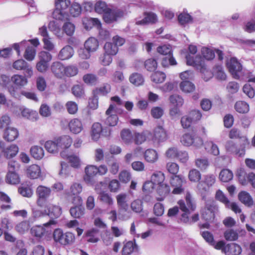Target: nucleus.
Returning a JSON list of instances; mask_svg holds the SVG:
<instances>
[{"mask_svg": "<svg viewBox=\"0 0 255 255\" xmlns=\"http://www.w3.org/2000/svg\"><path fill=\"white\" fill-rule=\"evenodd\" d=\"M178 205L180 211L182 212L180 217V220L181 222L191 224L199 220V216L198 214H194L190 218L191 212L195 210L196 205L195 201L189 193H186L185 200H179L178 202Z\"/></svg>", "mask_w": 255, "mask_h": 255, "instance_id": "1", "label": "nucleus"}, {"mask_svg": "<svg viewBox=\"0 0 255 255\" xmlns=\"http://www.w3.org/2000/svg\"><path fill=\"white\" fill-rule=\"evenodd\" d=\"M11 85L7 87V91L9 95L16 99L20 98V89L27 84V78L23 75L14 74L11 78Z\"/></svg>", "mask_w": 255, "mask_h": 255, "instance_id": "2", "label": "nucleus"}, {"mask_svg": "<svg viewBox=\"0 0 255 255\" xmlns=\"http://www.w3.org/2000/svg\"><path fill=\"white\" fill-rule=\"evenodd\" d=\"M119 215L123 220L130 218L131 212L129 210L128 196L125 193H122L116 197Z\"/></svg>", "mask_w": 255, "mask_h": 255, "instance_id": "3", "label": "nucleus"}, {"mask_svg": "<svg viewBox=\"0 0 255 255\" xmlns=\"http://www.w3.org/2000/svg\"><path fill=\"white\" fill-rule=\"evenodd\" d=\"M83 191V186L79 182H73L67 192V195L70 198L71 202L73 204L83 203V200L80 194Z\"/></svg>", "mask_w": 255, "mask_h": 255, "instance_id": "4", "label": "nucleus"}, {"mask_svg": "<svg viewBox=\"0 0 255 255\" xmlns=\"http://www.w3.org/2000/svg\"><path fill=\"white\" fill-rule=\"evenodd\" d=\"M120 113V110L117 108L116 105L111 104L106 111V118L104 120L105 124L111 127L115 126L119 120L117 114Z\"/></svg>", "mask_w": 255, "mask_h": 255, "instance_id": "5", "label": "nucleus"}, {"mask_svg": "<svg viewBox=\"0 0 255 255\" xmlns=\"http://www.w3.org/2000/svg\"><path fill=\"white\" fill-rule=\"evenodd\" d=\"M180 142L185 146H193L196 148L201 147L203 144L202 139L194 133H185L181 137Z\"/></svg>", "mask_w": 255, "mask_h": 255, "instance_id": "6", "label": "nucleus"}, {"mask_svg": "<svg viewBox=\"0 0 255 255\" xmlns=\"http://www.w3.org/2000/svg\"><path fill=\"white\" fill-rule=\"evenodd\" d=\"M53 238L55 242L62 245L70 244L74 242L75 236L70 232L63 234L60 229H56L53 233Z\"/></svg>", "mask_w": 255, "mask_h": 255, "instance_id": "7", "label": "nucleus"}, {"mask_svg": "<svg viewBox=\"0 0 255 255\" xmlns=\"http://www.w3.org/2000/svg\"><path fill=\"white\" fill-rule=\"evenodd\" d=\"M56 221L54 220H51L48 222L44 224L43 226H36L31 229V234L35 237L40 238L45 234L51 232L52 226L56 224Z\"/></svg>", "mask_w": 255, "mask_h": 255, "instance_id": "8", "label": "nucleus"}, {"mask_svg": "<svg viewBox=\"0 0 255 255\" xmlns=\"http://www.w3.org/2000/svg\"><path fill=\"white\" fill-rule=\"evenodd\" d=\"M167 139V132L161 126L156 127L153 130V135L150 136V141L155 145H158Z\"/></svg>", "mask_w": 255, "mask_h": 255, "instance_id": "9", "label": "nucleus"}, {"mask_svg": "<svg viewBox=\"0 0 255 255\" xmlns=\"http://www.w3.org/2000/svg\"><path fill=\"white\" fill-rule=\"evenodd\" d=\"M126 13L124 10L119 8H109V10L104 14V21L108 23H111L117 21L123 17Z\"/></svg>", "mask_w": 255, "mask_h": 255, "instance_id": "10", "label": "nucleus"}, {"mask_svg": "<svg viewBox=\"0 0 255 255\" xmlns=\"http://www.w3.org/2000/svg\"><path fill=\"white\" fill-rule=\"evenodd\" d=\"M216 177L213 174H207L204 176L203 179L197 185V188L201 193L209 191L210 188L215 184Z\"/></svg>", "mask_w": 255, "mask_h": 255, "instance_id": "11", "label": "nucleus"}, {"mask_svg": "<svg viewBox=\"0 0 255 255\" xmlns=\"http://www.w3.org/2000/svg\"><path fill=\"white\" fill-rule=\"evenodd\" d=\"M51 192V189L42 185L38 186L36 193L38 196L37 205L40 208H43L45 204V200L49 197Z\"/></svg>", "mask_w": 255, "mask_h": 255, "instance_id": "12", "label": "nucleus"}, {"mask_svg": "<svg viewBox=\"0 0 255 255\" xmlns=\"http://www.w3.org/2000/svg\"><path fill=\"white\" fill-rule=\"evenodd\" d=\"M97 166L94 165H88L84 169L83 181L89 185H93L95 183L94 177L97 174Z\"/></svg>", "mask_w": 255, "mask_h": 255, "instance_id": "13", "label": "nucleus"}, {"mask_svg": "<svg viewBox=\"0 0 255 255\" xmlns=\"http://www.w3.org/2000/svg\"><path fill=\"white\" fill-rule=\"evenodd\" d=\"M227 66L233 76L235 78H239V74L242 69L240 62L236 58H231L227 62Z\"/></svg>", "mask_w": 255, "mask_h": 255, "instance_id": "14", "label": "nucleus"}, {"mask_svg": "<svg viewBox=\"0 0 255 255\" xmlns=\"http://www.w3.org/2000/svg\"><path fill=\"white\" fill-rule=\"evenodd\" d=\"M44 213L51 218H57L62 213V210L60 206L51 203L45 204Z\"/></svg>", "mask_w": 255, "mask_h": 255, "instance_id": "15", "label": "nucleus"}, {"mask_svg": "<svg viewBox=\"0 0 255 255\" xmlns=\"http://www.w3.org/2000/svg\"><path fill=\"white\" fill-rule=\"evenodd\" d=\"M184 178L181 175H175L170 179V184L174 187L172 193L174 194H180L184 191L182 187L184 182Z\"/></svg>", "mask_w": 255, "mask_h": 255, "instance_id": "16", "label": "nucleus"}, {"mask_svg": "<svg viewBox=\"0 0 255 255\" xmlns=\"http://www.w3.org/2000/svg\"><path fill=\"white\" fill-rule=\"evenodd\" d=\"M216 207L211 203H207L203 209L201 213L202 218L205 221H212L215 218Z\"/></svg>", "mask_w": 255, "mask_h": 255, "instance_id": "17", "label": "nucleus"}, {"mask_svg": "<svg viewBox=\"0 0 255 255\" xmlns=\"http://www.w3.org/2000/svg\"><path fill=\"white\" fill-rule=\"evenodd\" d=\"M60 155L63 158L66 159L68 161L71 167L75 168L80 167L81 160L78 155L74 154L68 155L65 151L61 152Z\"/></svg>", "mask_w": 255, "mask_h": 255, "instance_id": "18", "label": "nucleus"}, {"mask_svg": "<svg viewBox=\"0 0 255 255\" xmlns=\"http://www.w3.org/2000/svg\"><path fill=\"white\" fill-rule=\"evenodd\" d=\"M70 131L74 134H78L83 129V125L82 121L77 118L71 120L68 124Z\"/></svg>", "mask_w": 255, "mask_h": 255, "instance_id": "19", "label": "nucleus"}, {"mask_svg": "<svg viewBox=\"0 0 255 255\" xmlns=\"http://www.w3.org/2000/svg\"><path fill=\"white\" fill-rule=\"evenodd\" d=\"M187 64L188 65L193 66L198 69H200L203 67L205 65L204 60L200 56H197L195 58H193L190 55L186 56Z\"/></svg>", "mask_w": 255, "mask_h": 255, "instance_id": "20", "label": "nucleus"}, {"mask_svg": "<svg viewBox=\"0 0 255 255\" xmlns=\"http://www.w3.org/2000/svg\"><path fill=\"white\" fill-rule=\"evenodd\" d=\"M53 74L57 78H61L64 76L65 66L60 62H54L51 66Z\"/></svg>", "mask_w": 255, "mask_h": 255, "instance_id": "21", "label": "nucleus"}, {"mask_svg": "<svg viewBox=\"0 0 255 255\" xmlns=\"http://www.w3.org/2000/svg\"><path fill=\"white\" fill-rule=\"evenodd\" d=\"M223 251L226 255H239L242 252V249L239 245L232 243L225 246Z\"/></svg>", "mask_w": 255, "mask_h": 255, "instance_id": "22", "label": "nucleus"}, {"mask_svg": "<svg viewBox=\"0 0 255 255\" xmlns=\"http://www.w3.org/2000/svg\"><path fill=\"white\" fill-rule=\"evenodd\" d=\"M56 141H57L59 147L63 149L70 147L73 142L72 138L68 135H63L57 137Z\"/></svg>", "mask_w": 255, "mask_h": 255, "instance_id": "23", "label": "nucleus"}, {"mask_svg": "<svg viewBox=\"0 0 255 255\" xmlns=\"http://www.w3.org/2000/svg\"><path fill=\"white\" fill-rule=\"evenodd\" d=\"M144 17L142 19H136V24L137 25H145L149 23H155L157 21L156 15L152 12L145 13Z\"/></svg>", "mask_w": 255, "mask_h": 255, "instance_id": "24", "label": "nucleus"}, {"mask_svg": "<svg viewBox=\"0 0 255 255\" xmlns=\"http://www.w3.org/2000/svg\"><path fill=\"white\" fill-rule=\"evenodd\" d=\"M74 53L73 48L69 45H67L60 51L58 57L61 60H67L73 56Z\"/></svg>", "mask_w": 255, "mask_h": 255, "instance_id": "25", "label": "nucleus"}, {"mask_svg": "<svg viewBox=\"0 0 255 255\" xmlns=\"http://www.w3.org/2000/svg\"><path fill=\"white\" fill-rule=\"evenodd\" d=\"M18 136V131L15 128L8 127L6 128L3 133L4 139L8 141L14 140Z\"/></svg>", "mask_w": 255, "mask_h": 255, "instance_id": "26", "label": "nucleus"}, {"mask_svg": "<svg viewBox=\"0 0 255 255\" xmlns=\"http://www.w3.org/2000/svg\"><path fill=\"white\" fill-rule=\"evenodd\" d=\"M144 158L146 162L150 163H154L158 159V154L153 149H147L144 152Z\"/></svg>", "mask_w": 255, "mask_h": 255, "instance_id": "27", "label": "nucleus"}, {"mask_svg": "<svg viewBox=\"0 0 255 255\" xmlns=\"http://www.w3.org/2000/svg\"><path fill=\"white\" fill-rule=\"evenodd\" d=\"M150 136H151V133L148 131H143L141 133H135L134 134L135 143L141 144L145 141L150 140Z\"/></svg>", "mask_w": 255, "mask_h": 255, "instance_id": "28", "label": "nucleus"}, {"mask_svg": "<svg viewBox=\"0 0 255 255\" xmlns=\"http://www.w3.org/2000/svg\"><path fill=\"white\" fill-rule=\"evenodd\" d=\"M26 174L31 178L37 179L41 175V168L37 164L31 165L27 168Z\"/></svg>", "mask_w": 255, "mask_h": 255, "instance_id": "29", "label": "nucleus"}, {"mask_svg": "<svg viewBox=\"0 0 255 255\" xmlns=\"http://www.w3.org/2000/svg\"><path fill=\"white\" fill-rule=\"evenodd\" d=\"M83 203L80 204H74L75 206L71 208L70 213L71 215L75 218H80L85 213V208L82 205Z\"/></svg>", "mask_w": 255, "mask_h": 255, "instance_id": "30", "label": "nucleus"}, {"mask_svg": "<svg viewBox=\"0 0 255 255\" xmlns=\"http://www.w3.org/2000/svg\"><path fill=\"white\" fill-rule=\"evenodd\" d=\"M48 28L53 33L59 38L62 37L64 32L61 30L60 25L55 21H51L48 24Z\"/></svg>", "mask_w": 255, "mask_h": 255, "instance_id": "31", "label": "nucleus"}, {"mask_svg": "<svg viewBox=\"0 0 255 255\" xmlns=\"http://www.w3.org/2000/svg\"><path fill=\"white\" fill-rule=\"evenodd\" d=\"M6 183L10 185H16L20 183V178L17 172H7L5 178Z\"/></svg>", "mask_w": 255, "mask_h": 255, "instance_id": "32", "label": "nucleus"}, {"mask_svg": "<svg viewBox=\"0 0 255 255\" xmlns=\"http://www.w3.org/2000/svg\"><path fill=\"white\" fill-rule=\"evenodd\" d=\"M99 230L95 228H92L88 230L85 237L87 238V241L89 243H96L99 241L98 237Z\"/></svg>", "mask_w": 255, "mask_h": 255, "instance_id": "33", "label": "nucleus"}, {"mask_svg": "<svg viewBox=\"0 0 255 255\" xmlns=\"http://www.w3.org/2000/svg\"><path fill=\"white\" fill-rule=\"evenodd\" d=\"M170 189L169 186L166 183H162L158 186L157 192L159 197H157L156 199L158 201H162L165 196L169 193Z\"/></svg>", "mask_w": 255, "mask_h": 255, "instance_id": "34", "label": "nucleus"}, {"mask_svg": "<svg viewBox=\"0 0 255 255\" xmlns=\"http://www.w3.org/2000/svg\"><path fill=\"white\" fill-rule=\"evenodd\" d=\"M83 24L85 29L89 30L94 25H96L98 27H101V22L98 18L84 17L82 19Z\"/></svg>", "mask_w": 255, "mask_h": 255, "instance_id": "35", "label": "nucleus"}, {"mask_svg": "<svg viewBox=\"0 0 255 255\" xmlns=\"http://www.w3.org/2000/svg\"><path fill=\"white\" fill-rule=\"evenodd\" d=\"M239 200L245 205L250 207L254 204L253 198L250 194L246 191H242L238 195Z\"/></svg>", "mask_w": 255, "mask_h": 255, "instance_id": "36", "label": "nucleus"}, {"mask_svg": "<svg viewBox=\"0 0 255 255\" xmlns=\"http://www.w3.org/2000/svg\"><path fill=\"white\" fill-rule=\"evenodd\" d=\"M30 152L31 156L36 160L41 159L44 155V150L43 148L38 145L32 146L30 148Z\"/></svg>", "mask_w": 255, "mask_h": 255, "instance_id": "37", "label": "nucleus"}, {"mask_svg": "<svg viewBox=\"0 0 255 255\" xmlns=\"http://www.w3.org/2000/svg\"><path fill=\"white\" fill-rule=\"evenodd\" d=\"M98 199L100 202L108 206H112L114 204V201L112 195L105 191L100 193Z\"/></svg>", "mask_w": 255, "mask_h": 255, "instance_id": "38", "label": "nucleus"}, {"mask_svg": "<svg viewBox=\"0 0 255 255\" xmlns=\"http://www.w3.org/2000/svg\"><path fill=\"white\" fill-rule=\"evenodd\" d=\"M18 151V147L16 144H12L3 150L4 156L7 158H12L17 154Z\"/></svg>", "mask_w": 255, "mask_h": 255, "instance_id": "39", "label": "nucleus"}, {"mask_svg": "<svg viewBox=\"0 0 255 255\" xmlns=\"http://www.w3.org/2000/svg\"><path fill=\"white\" fill-rule=\"evenodd\" d=\"M44 146L47 151L51 153H57L60 148L57 141H56V138L53 140L47 141Z\"/></svg>", "mask_w": 255, "mask_h": 255, "instance_id": "40", "label": "nucleus"}, {"mask_svg": "<svg viewBox=\"0 0 255 255\" xmlns=\"http://www.w3.org/2000/svg\"><path fill=\"white\" fill-rule=\"evenodd\" d=\"M181 90L185 93H190L195 90V86L189 81H183L179 85Z\"/></svg>", "mask_w": 255, "mask_h": 255, "instance_id": "41", "label": "nucleus"}, {"mask_svg": "<svg viewBox=\"0 0 255 255\" xmlns=\"http://www.w3.org/2000/svg\"><path fill=\"white\" fill-rule=\"evenodd\" d=\"M98 46V41L94 37L89 38L85 41L84 44V47L91 52L95 51Z\"/></svg>", "mask_w": 255, "mask_h": 255, "instance_id": "42", "label": "nucleus"}, {"mask_svg": "<svg viewBox=\"0 0 255 255\" xmlns=\"http://www.w3.org/2000/svg\"><path fill=\"white\" fill-rule=\"evenodd\" d=\"M129 80L131 83L136 86L141 85L144 82V79L142 76L137 73L132 74L129 78Z\"/></svg>", "mask_w": 255, "mask_h": 255, "instance_id": "43", "label": "nucleus"}, {"mask_svg": "<svg viewBox=\"0 0 255 255\" xmlns=\"http://www.w3.org/2000/svg\"><path fill=\"white\" fill-rule=\"evenodd\" d=\"M195 165L201 170H205L209 166L210 163L207 157L197 158L195 161Z\"/></svg>", "mask_w": 255, "mask_h": 255, "instance_id": "44", "label": "nucleus"}, {"mask_svg": "<svg viewBox=\"0 0 255 255\" xmlns=\"http://www.w3.org/2000/svg\"><path fill=\"white\" fill-rule=\"evenodd\" d=\"M79 72L78 67L75 65H69L65 67L64 76L71 77L77 75Z\"/></svg>", "mask_w": 255, "mask_h": 255, "instance_id": "45", "label": "nucleus"}, {"mask_svg": "<svg viewBox=\"0 0 255 255\" xmlns=\"http://www.w3.org/2000/svg\"><path fill=\"white\" fill-rule=\"evenodd\" d=\"M102 131V126L98 123H94L92 128V137L93 139L97 140L99 138Z\"/></svg>", "mask_w": 255, "mask_h": 255, "instance_id": "46", "label": "nucleus"}, {"mask_svg": "<svg viewBox=\"0 0 255 255\" xmlns=\"http://www.w3.org/2000/svg\"><path fill=\"white\" fill-rule=\"evenodd\" d=\"M233 174L232 172L228 169H223L219 174L220 179L224 182H227L232 179Z\"/></svg>", "mask_w": 255, "mask_h": 255, "instance_id": "47", "label": "nucleus"}, {"mask_svg": "<svg viewBox=\"0 0 255 255\" xmlns=\"http://www.w3.org/2000/svg\"><path fill=\"white\" fill-rule=\"evenodd\" d=\"M131 210L136 213H140L143 210V202L140 199H135L130 203Z\"/></svg>", "mask_w": 255, "mask_h": 255, "instance_id": "48", "label": "nucleus"}, {"mask_svg": "<svg viewBox=\"0 0 255 255\" xmlns=\"http://www.w3.org/2000/svg\"><path fill=\"white\" fill-rule=\"evenodd\" d=\"M104 48L106 53L112 56L115 55L118 52V48L117 45L112 42L106 43Z\"/></svg>", "mask_w": 255, "mask_h": 255, "instance_id": "49", "label": "nucleus"}, {"mask_svg": "<svg viewBox=\"0 0 255 255\" xmlns=\"http://www.w3.org/2000/svg\"><path fill=\"white\" fill-rule=\"evenodd\" d=\"M109 8L106 3L102 0L97 1L95 5V10L99 13H104V14H105Z\"/></svg>", "mask_w": 255, "mask_h": 255, "instance_id": "50", "label": "nucleus"}, {"mask_svg": "<svg viewBox=\"0 0 255 255\" xmlns=\"http://www.w3.org/2000/svg\"><path fill=\"white\" fill-rule=\"evenodd\" d=\"M166 78V75L163 72L157 71L153 73L151 76V81L155 83H161Z\"/></svg>", "mask_w": 255, "mask_h": 255, "instance_id": "51", "label": "nucleus"}, {"mask_svg": "<svg viewBox=\"0 0 255 255\" xmlns=\"http://www.w3.org/2000/svg\"><path fill=\"white\" fill-rule=\"evenodd\" d=\"M121 137L123 141L127 144L131 143L134 139V134L128 129H124L121 132Z\"/></svg>", "mask_w": 255, "mask_h": 255, "instance_id": "52", "label": "nucleus"}, {"mask_svg": "<svg viewBox=\"0 0 255 255\" xmlns=\"http://www.w3.org/2000/svg\"><path fill=\"white\" fill-rule=\"evenodd\" d=\"M66 109L70 115L76 114L78 110V104L74 101H68L65 104Z\"/></svg>", "mask_w": 255, "mask_h": 255, "instance_id": "53", "label": "nucleus"}, {"mask_svg": "<svg viewBox=\"0 0 255 255\" xmlns=\"http://www.w3.org/2000/svg\"><path fill=\"white\" fill-rule=\"evenodd\" d=\"M164 179V174L160 171L154 173L151 176V180L155 185H157L163 183Z\"/></svg>", "mask_w": 255, "mask_h": 255, "instance_id": "54", "label": "nucleus"}, {"mask_svg": "<svg viewBox=\"0 0 255 255\" xmlns=\"http://www.w3.org/2000/svg\"><path fill=\"white\" fill-rule=\"evenodd\" d=\"M236 111L240 113H246L249 111L248 104L243 101L237 102L235 106Z\"/></svg>", "mask_w": 255, "mask_h": 255, "instance_id": "55", "label": "nucleus"}, {"mask_svg": "<svg viewBox=\"0 0 255 255\" xmlns=\"http://www.w3.org/2000/svg\"><path fill=\"white\" fill-rule=\"evenodd\" d=\"M201 177V174L199 170L196 169H191L188 173V178L190 181L193 182L199 181Z\"/></svg>", "mask_w": 255, "mask_h": 255, "instance_id": "56", "label": "nucleus"}, {"mask_svg": "<svg viewBox=\"0 0 255 255\" xmlns=\"http://www.w3.org/2000/svg\"><path fill=\"white\" fill-rule=\"evenodd\" d=\"M63 32H65L67 35H72L75 30V25L70 22H66L62 26Z\"/></svg>", "mask_w": 255, "mask_h": 255, "instance_id": "57", "label": "nucleus"}, {"mask_svg": "<svg viewBox=\"0 0 255 255\" xmlns=\"http://www.w3.org/2000/svg\"><path fill=\"white\" fill-rule=\"evenodd\" d=\"M177 64V62L175 59L172 57V54L165 55L164 57L161 61V65L164 67H167L169 65H175Z\"/></svg>", "mask_w": 255, "mask_h": 255, "instance_id": "58", "label": "nucleus"}, {"mask_svg": "<svg viewBox=\"0 0 255 255\" xmlns=\"http://www.w3.org/2000/svg\"><path fill=\"white\" fill-rule=\"evenodd\" d=\"M36 49L33 46H28L25 51L24 57L28 61H32L35 56Z\"/></svg>", "mask_w": 255, "mask_h": 255, "instance_id": "59", "label": "nucleus"}, {"mask_svg": "<svg viewBox=\"0 0 255 255\" xmlns=\"http://www.w3.org/2000/svg\"><path fill=\"white\" fill-rule=\"evenodd\" d=\"M19 193L23 196L30 197L33 194V191L29 186H22L18 189Z\"/></svg>", "mask_w": 255, "mask_h": 255, "instance_id": "60", "label": "nucleus"}, {"mask_svg": "<svg viewBox=\"0 0 255 255\" xmlns=\"http://www.w3.org/2000/svg\"><path fill=\"white\" fill-rule=\"evenodd\" d=\"M169 100L171 104L176 106L175 107L182 106L184 103L183 98L178 95L170 96Z\"/></svg>", "mask_w": 255, "mask_h": 255, "instance_id": "61", "label": "nucleus"}, {"mask_svg": "<svg viewBox=\"0 0 255 255\" xmlns=\"http://www.w3.org/2000/svg\"><path fill=\"white\" fill-rule=\"evenodd\" d=\"M215 76L219 80H225L226 79V75L221 66L217 65L214 69Z\"/></svg>", "mask_w": 255, "mask_h": 255, "instance_id": "62", "label": "nucleus"}, {"mask_svg": "<svg viewBox=\"0 0 255 255\" xmlns=\"http://www.w3.org/2000/svg\"><path fill=\"white\" fill-rule=\"evenodd\" d=\"M201 53L204 58L208 60H212L215 57L214 51L207 47H203L201 49Z\"/></svg>", "mask_w": 255, "mask_h": 255, "instance_id": "63", "label": "nucleus"}, {"mask_svg": "<svg viewBox=\"0 0 255 255\" xmlns=\"http://www.w3.org/2000/svg\"><path fill=\"white\" fill-rule=\"evenodd\" d=\"M134 244L132 242H127L124 246L122 250L123 255H130L134 249Z\"/></svg>", "mask_w": 255, "mask_h": 255, "instance_id": "64", "label": "nucleus"}]
</instances>
